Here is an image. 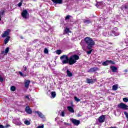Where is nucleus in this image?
<instances>
[{"label":"nucleus","mask_w":128,"mask_h":128,"mask_svg":"<svg viewBox=\"0 0 128 128\" xmlns=\"http://www.w3.org/2000/svg\"><path fill=\"white\" fill-rule=\"evenodd\" d=\"M118 34H120L116 32L114 30H112V32H110V35L111 36H118Z\"/></svg>","instance_id":"obj_17"},{"label":"nucleus","mask_w":128,"mask_h":128,"mask_svg":"<svg viewBox=\"0 0 128 128\" xmlns=\"http://www.w3.org/2000/svg\"><path fill=\"white\" fill-rule=\"evenodd\" d=\"M84 40L87 45L88 50H92L95 44L94 41L92 40V38L90 37H86L84 38Z\"/></svg>","instance_id":"obj_2"},{"label":"nucleus","mask_w":128,"mask_h":128,"mask_svg":"<svg viewBox=\"0 0 128 128\" xmlns=\"http://www.w3.org/2000/svg\"><path fill=\"white\" fill-rule=\"evenodd\" d=\"M38 128H44V125L40 126H38Z\"/></svg>","instance_id":"obj_45"},{"label":"nucleus","mask_w":128,"mask_h":128,"mask_svg":"<svg viewBox=\"0 0 128 128\" xmlns=\"http://www.w3.org/2000/svg\"><path fill=\"white\" fill-rule=\"evenodd\" d=\"M18 74L20 76H22V78H24V76H27L26 74H24V73H22V72H19Z\"/></svg>","instance_id":"obj_20"},{"label":"nucleus","mask_w":128,"mask_h":128,"mask_svg":"<svg viewBox=\"0 0 128 128\" xmlns=\"http://www.w3.org/2000/svg\"><path fill=\"white\" fill-rule=\"evenodd\" d=\"M74 100H76V102H80V100L78 98V97H76V96H74Z\"/></svg>","instance_id":"obj_30"},{"label":"nucleus","mask_w":128,"mask_h":128,"mask_svg":"<svg viewBox=\"0 0 128 128\" xmlns=\"http://www.w3.org/2000/svg\"><path fill=\"white\" fill-rule=\"evenodd\" d=\"M26 112L28 114H32V109H30V106H28L26 108Z\"/></svg>","instance_id":"obj_10"},{"label":"nucleus","mask_w":128,"mask_h":128,"mask_svg":"<svg viewBox=\"0 0 128 128\" xmlns=\"http://www.w3.org/2000/svg\"><path fill=\"white\" fill-rule=\"evenodd\" d=\"M64 32H66V34H68L70 32V28H65V30H64Z\"/></svg>","instance_id":"obj_32"},{"label":"nucleus","mask_w":128,"mask_h":128,"mask_svg":"<svg viewBox=\"0 0 128 128\" xmlns=\"http://www.w3.org/2000/svg\"><path fill=\"white\" fill-rule=\"evenodd\" d=\"M10 36H7L4 40V42L5 44H6L8 42H10Z\"/></svg>","instance_id":"obj_16"},{"label":"nucleus","mask_w":128,"mask_h":128,"mask_svg":"<svg viewBox=\"0 0 128 128\" xmlns=\"http://www.w3.org/2000/svg\"><path fill=\"white\" fill-rule=\"evenodd\" d=\"M51 96L53 98H54V97L56 96V92H51Z\"/></svg>","instance_id":"obj_24"},{"label":"nucleus","mask_w":128,"mask_h":128,"mask_svg":"<svg viewBox=\"0 0 128 128\" xmlns=\"http://www.w3.org/2000/svg\"><path fill=\"white\" fill-rule=\"evenodd\" d=\"M92 49H90V50L89 51H87L86 52L87 54H92Z\"/></svg>","instance_id":"obj_37"},{"label":"nucleus","mask_w":128,"mask_h":128,"mask_svg":"<svg viewBox=\"0 0 128 128\" xmlns=\"http://www.w3.org/2000/svg\"><path fill=\"white\" fill-rule=\"evenodd\" d=\"M20 38H21L22 39L24 38H22V36H20Z\"/></svg>","instance_id":"obj_50"},{"label":"nucleus","mask_w":128,"mask_h":128,"mask_svg":"<svg viewBox=\"0 0 128 128\" xmlns=\"http://www.w3.org/2000/svg\"><path fill=\"white\" fill-rule=\"evenodd\" d=\"M124 114H125V116H126V118L128 119V112L124 111Z\"/></svg>","instance_id":"obj_39"},{"label":"nucleus","mask_w":128,"mask_h":128,"mask_svg":"<svg viewBox=\"0 0 128 128\" xmlns=\"http://www.w3.org/2000/svg\"><path fill=\"white\" fill-rule=\"evenodd\" d=\"M70 120L74 124V126H78V124H80V121L79 120L72 118L70 119Z\"/></svg>","instance_id":"obj_5"},{"label":"nucleus","mask_w":128,"mask_h":128,"mask_svg":"<svg viewBox=\"0 0 128 128\" xmlns=\"http://www.w3.org/2000/svg\"><path fill=\"white\" fill-rule=\"evenodd\" d=\"M96 80H98V79L94 78V79H90L87 78L86 79V82L87 84H94V82H96Z\"/></svg>","instance_id":"obj_7"},{"label":"nucleus","mask_w":128,"mask_h":128,"mask_svg":"<svg viewBox=\"0 0 128 128\" xmlns=\"http://www.w3.org/2000/svg\"><path fill=\"white\" fill-rule=\"evenodd\" d=\"M8 52H10V48L7 47L6 50H5V54H8Z\"/></svg>","instance_id":"obj_31"},{"label":"nucleus","mask_w":128,"mask_h":128,"mask_svg":"<svg viewBox=\"0 0 128 128\" xmlns=\"http://www.w3.org/2000/svg\"><path fill=\"white\" fill-rule=\"evenodd\" d=\"M17 124H18V126H20V124H22V122H19L17 123Z\"/></svg>","instance_id":"obj_46"},{"label":"nucleus","mask_w":128,"mask_h":128,"mask_svg":"<svg viewBox=\"0 0 128 128\" xmlns=\"http://www.w3.org/2000/svg\"><path fill=\"white\" fill-rule=\"evenodd\" d=\"M44 54H48V48H44Z\"/></svg>","instance_id":"obj_36"},{"label":"nucleus","mask_w":128,"mask_h":128,"mask_svg":"<svg viewBox=\"0 0 128 128\" xmlns=\"http://www.w3.org/2000/svg\"><path fill=\"white\" fill-rule=\"evenodd\" d=\"M4 82V78L0 76V82Z\"/></svg>","instance_id":"obj_43"},{"label":"nucleus","mask_w":128,"mask_h":128,"mask_svg":"<svg viewBox=\"0 0 128 128\" xmlns=\"http://www.w3.org/2000/svg\"><path fill=\"white\" fill-rule=\"evenodd\" d=\"M24 124H26V126H30V121L26 120L24 121Z\"/></svg>","instance_id":"obj_26"},{"label":"nucleus","mask_w":128,"mask_h":128,"mask_svg":"<svg viewBox=\"0 0 128 128\" xmlns=\"http://www.w3.org/2000/svg\"><path fill=\"white\" fill-rule=\"evenodd\" d=\"M64 124H66V126H70V124H68V123H64Z\"/></svg>","instance_id":"obj_47"},{"label":"nucleus","mask_w":128,"mask_h":128,"mask_svg":"<svg viewBox=\"0 0 128 128\" xmlns=\"http://www.w3.org/2000/svg\"><path fill=\"white\" fill-rule=\"evenodd\" d=\"M0 16H4V11H2L0 12Z\"/></svg>","instance_id":"obj_44"},{"label":"nucleus","mask_w":128,"mask_h":128,"mask_svg":"<svg viewBox=\"0 0 128 128\" xmlns=\"http://www.w3.org/2000/svg\"><path fill=\"white\" fill-rule=\"evenodd\" d=\"M99 69L98 68L95 67V68H90L88 71V72H98V70Z\"/></svg>","instance_id":"obj_9"},{"label":"nucleus","mask_w":128,"mask_h":128,"mask_svg":"<svg viewBox=\"0 0 128 128\" xmlns=\"http://www.w3.org/2000/svg\"><path fill=\"white\" fill-rule=\"evenodd\" d=\"M110 69L112 72H118V68L114 66H111Z\"/></svg>","instance_id":"obj_14"},{"label":"nucleus","mask_w":128,"mask_h":128,"mask_svg":"<svg viewBox=\"0 0 128 128\" xmlns=\"http://www.w3.org/2000/svg\"><path fill=\"white\" fill-rule=\"evenodd\" d=\"M128 72V70H126L125 72Z\"/></svg>","instance_id":"obj_49"},{"label":"nucleus","mask_w":128,"mask_h":128,"mask_svg":"<svg viewBox=\"0 0 128 128\" xmlns=\"http://www.w3.org/2000/svg\"><path fill=\"white\" fill-rule=\"evenodd\" d=\"M108 62H109V64H115L114 62L112 60H108Z\"/></svg>","instance_id":"obj_40"},{"label":"nucleus","mask_w":128,"mask_h":128,"mask_svg":"<svg viewBox=\"0 0 128 128\" xmlns=\"http://www.w3.org/2000/svg\"><path fill=\"white\" fill-rule=\"evenodd\" d=\"M22 16L23 18L28 20V18H30V14L28 12V10H24L22 13Z\"/></svg>","instance_id":"obj_3"},{"label":"nucleus","mask_w":128,"mask_h":128,"mask_svg":"<svg viewBox=\"0 0 128 128\" xmlns=\"http://www.w3.org/2000/svg\"><path fill=\"white\" fill-rule=\"evenodd\" d=\"M24 98L26 100H30V95H26L24 96Z\"/></svg>","instance_id":"obj_33"},{"label":"nucleus","mask_w":128,"mask_h":128,"mask_svg":"<svg viewBox=\"0 0 128 128\" xmlns=\"http://www.w3.org/2000/svg\"><path fill=\"white\" fill-rule=\"evenodd\" d=\"M54 4H62V0H52Z\"/></svg>","instance_id":"obj_13"},{"label":"nucleus","mask_w":128,"mask_h":128,"mask_svg":"<svg viewBox=\"0 0 128 128\" xmlns=\"http://www.w3.org/2000/svg\"><path fill=\"white\" fill-rule=\"evenodd\" d=\"M9 126H10V124H7L5 126H4L0 124V128H8Z\"/></svg>","instance_id":"obj_27"},{"label":"nucleus","mask_w":128,"mask_h":128,"mask_svg":"<svg viewBox=\"0 0 128 128\" xmlns=\"http://www.w3.org/2000/svg\"><path fill=\"white\" fill-rule=\"evenodd\" d=\"M105 120H106V116L102 115L99 117L98 122H99L102 124V122H104Z\"/></svg>","instance_id":"obj_8"},{"label":"nucleus","mask_w":128,"mask_h":128,"mask_svg":"<svg viewBox=\"0 0 128 128\" xmlns=\"http://www.w3.org/2000/svg\"><path fill=\"white\" fill-rule=\"evenodd\" d=\"M60 116H64V111H62Z\"/></svg>","instance_id":"obj_42"},{"label":"nucleus","mask_w":128,"mask_h":128,"mask_svg":"<svg viewBox=\"0 0 128 128\" xmlns=\"http://www.w3.org/2000/svg\"><path fill=\"white\" fill-rule=\"evenodd\" d=\"M30 80H26L24 83V86L26 88H28V86H30Z\"/></svg>","instance_id":"obj_11"},{"label":"nucleus","mask_w":128,"mask_h":128,"mask_svg":"<svg viewBox=\"0 0 128 128\" xmlns=\"http://www.w3.org/2000/svg\"><path fill=\"white\" fill-rule=\"evenodd\" d=\"M56 53L57 54H62V50H57Z\"/></svg>","instance_id":"obj_35"},{"label":"nucleus","mask_w":128,"mask_h":128,"mask_svg":"<svg viewBox=\"0 0 128 128\" xmlns=\"http://www.w3.org/2000/svg\"><path fill=\"white\" fill-rule=\"evenodd\" d=\"M10 30L8 29L6 31H4V33L2 34V38H6L8 36H10Z\"/></svg>","instance_id":"obj_6"},{"label":"nucleus","mask_w":128,"mask_h":128,"mask_svg":"<svg viewBox=\"0 0 128 128\" xmlns=\"http://www.w3.org/2000/svg\"><path fill=\"white\" fill-rule=\"evenodd\" d=\"M128 5H123L122 7H121V10H128Z\"/></svg>","instance_id":"obj_22"},{"label":"nucleus","mask_w":128,"mask_h":128,"mask_svg":"<svg viewBox=\"0 0 128 128\" xmlns=\"http://www.w3.org/2000/svg\"><path fill=\"white\" fill-rule=\"evenodd\" d=\"M67 109L70 112L74 113V108L70 106H67Z\"/></svg>","instance_id":"obj_15"},{"label":"nucleus","mask_w":128,"mask_h":128,"mask_svg":"<svg viewBox=\"0 0 128 128\" xmlns=\"http://www.w3.org/2000/svg\"><path fill=\"white\" fill-rule=\"evenodd\" d=\"M84 24H90V22H92V21H90V20H84Z\"/></svg>","instance_id":"obj_25"},{"label":"nucleus","mask_w":128,"mask_h":128,"mask_svg":"<svg viewBox=\"0 0 128 128\" xmlns=\"http://www.w3.org/2000/svg\"><path fill=\"white\" fill-rule=\"evenodd\" d=\"M35 114H38V116L41 118H44V114L40 111H36Z\"/></svg>","instance_id":"obj_12"},{"label":"nucleus","mask_w":128,"mask_h":128,"mask_svg":"<svg viewBox=\"0 0 128 128\" xmlns=\"http://www.w3.org/2000/svg\"><path fill=\"white\" fill-rule=\"evenodd\" d=\"M118 88V84L114 85L112 86V90H116Z\"/></svg>","instance_id":"obj_23"},{"label":"nucleus","mask_w":128,"mask_h":128,"mask_svg":"<svg viewBox=\"0 0 128 128\" xmlns=\"http://www.w3.org/2000/svg\"><path fill=\"white\" fill-rule=\"evenodd\" d=\"M70 18H72V16H70V15L66 16L65 18V20H70Z\"/></svg>","instance_id":"obj_29"},{"label":"nucleus","mask_w":128,"mask_h":128,"mask_svg":"<svg viewBox=\"0 0 128 128\" xmlns=\"http://www.w3.org/2000/svg\"><path fill=\"white\" fill-rule=\"evenodd\" d=\"M16 90V88L14 86H12L10 87V90L12 92H14V90Z\"/></svg>","instance_id":"obj_28"},{"label":"nucleus","mask_w":128,"mask_h":128,"mask_svg":"<svg viewBox=\"0 0 128 128\" xmlns=\"http://www.w3.org/2000/svg\"><path fill=\"white\" fill-rule=\"evenodd\" d=\"M2 20V18H0V22Z\"/></svg>","instance_id":"obj_48"},{"label":"nucleus","mask_w":128,"mask_h":128,"mask_svg":"<svg viewBox=\"0 0 128 128\" xmlns=\"http://www.w3.org/2000/svg\"><path fill=\"white\" fill-rule=\"evenodd\" d=\"M102 6V2H97L96 6L97 8H100Z\"/></svg>","instance_id":"obj_21"},{"label":"nucleus","mask_w":128,"mask_h":128,"mask_svg":"<svg viewBox=\"0 0 128 128\" xmlns=\"http://www.w3.org/2000/svg\"><path fill=\"white\" fill-rule=\"evenodd\" d=\"M102 64V66H108V64H110L108 60L103 62Z\"/></svg>","instance_id":"obj_19"},{"label":"nucleus","mask_w":128,"mask_h":128,"mask_svg":"<svg viewBox=\"0 0 128 128\" xmlns=\"http://www.w3.org/2000/svg\"><path fill=\"white\" fill-rule=\"evenodd\" d=\"M67 74L69 78H72V73L68 70H67Z\"/></svg>","instance_id":"obj_18"},{"label":"nucleus","mask_w":128,"mask_h":128,"mask_svg":"<svg viewBox=\"0 0 128 128\" xmlns=\"http://www.w3.org/2000/svg\"><path fill=\"white\" fill-rule=\"evenodd\" d=\"M118 108H121L122 110H128V106L122 102L118 105Z\"/></svg>","instance_id":"obj_4"},{"label":"nucleus","mask_w":128,"mask_h":128,"mask_svg":"<svg viewBox=\"0 0 128 128\" xmlns=\"http://www.w3.org/2000/svg\"><path fill=\"white\" fill-rule=\"evenodd\" d=\"M123 101L124 102H128V98H123Z\"/></svg>","instance_id":"obj_38"},{"label":"nucleus","mask_w":128,"mask_h":128,"mask_svg":"<svg viewBox=\"0 0 128 128\" xmlns=\"http://www.w3.org/2000/svg\"><path fill=\"white\" fill-rule=\"evenodd\" d=\"M64 64H68L70 66L76 62V60L80 59V56L77 54L72 55L69 58L66 55H63L60 58Z\"/></svg>","instance_id":"obj_1"},{"label":"nucleus","mask_w":128,"mask_h":128,"mask_svg":"<svg viewBox=\"0 0 128 128\" xmlns=\"http://www.w3.org/2000/svg\"><path fill=\"white\" fill-rule=\"evenodd\" d=\"M22 0L20 1V2L18 3V6L19 7L22 6Z\"/></svg>","instance_id":"obj_41"},{"label":"nucleus","mask_w":128,"mask_h":128,"mask_svg":"<svg viewBox=\"0 0 128 128\" xmlns=\"http://www.w3.org/2000/svg\"><path fill=\"white\" fill-rule=\"evenodd\" d=\"M28 70V67L26 66H23V72H26Z\"/></svg>","instance_id":"obj_34"}]
</instances>
